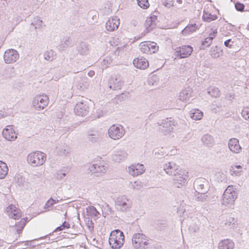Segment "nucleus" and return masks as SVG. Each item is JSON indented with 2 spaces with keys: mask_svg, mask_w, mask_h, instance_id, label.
I'll list each match as a JSON object with an SVG mask.
<instances>
[{
  "mask_svg": "<svg viewBox=\"0 0 249 249\" xmlns=\"http://www.w3.org/2000/svg\"><path fill=\"white\" fill-rule=\"evenodd\" d=\"M207 92L212 97L217 98L220 96V90L218 88L210 87L207 89Z\"/></svg>",
  "mask_w": 249,
  "mask_h": 249,
  "instance_id": "31",
  "label": "nucleus"
},
{
  "mask_svg": "<svg viewBox=\"0 0 249 249\" xmlns=\"http://www.w3.org/2000/svg\"><path fill=\"white\" fill-rule=\"evenodd\" d=\"M128 172L133 176H137L144 172V165L141 164L132 165L128 168Z\"/></svg>",
  "mask_w": 249,
  "mask_h": 249,
  "instance_id": "21",
  "label": "nucleus"
},
{
  "mask_svg": "<svg viewBox=\"0 0 249 249\" xmlns=\"http://www.w3.org/2000/svg\"><path fill=\"white\" fill-rule=\"evenodd\" d=\"M73 111L76 115L84 117L88 114V110H73Z\"/></svg>",
  "mask_w": 249,
  "mask_h": 249,
  "instance_id": "50",
  "label": "nucleus"
},
{
  "mask_svg": "<svg viewBox=\"0 0 249 249\" xmlns=\"http://www.w3.org/2000/svg\"><path fill=\"white\" fill-rule=\"evenodd\" d=\"M89 107L83 101L76 104L75 109H87Z\"/></svg>",
  "mask_w": 249,
  "mask_h": 249,
  "instance_id": "52",
  "label": "nucleus"
},
{
  "mask_svg": "<svg viewBox=\"0 0 249 249\" xmlns=\"http://www.w3.org/2000/svg\"><path fill=\"white\" fill-rule=\"evenodd\" d=\"M160 153H161V152H160V151L159 150H155V153H154V154H155V156L156 158H158V159H160V158L159 156L160 155Z\"/></svg>",
  "mask_w": 249,
  "mask_h": 249,
  "instance_id": "64",
  "label": "nucleus"
},
{
  "mask_svg": "<svg viewBox=\"0 0 249 249\" xmlns=\"http://www.w3.org/2000/svg\"><path fill=\"white\" fill-rule=\"evenodd\" d=\"M232 169L231 170V171L232 172L231 175H235L236 176H239L241 175V171L238 170H235L234 167H232Z\"/></svg>",
  "mask_w": 249,
  "mask_h": 249,
  "instance_id": "60",
  "label": "nucleus"
},
{
  "mask_svg": "<svg viewBox=\"0 0 249 249\" xmlns=\"http://www.w3.org/2000/svg\"><path fill=\"white\" fill-rule=\"evenodd\" d=\"M49 98L45 94H38L34 97L32 107L35 109H44L49 104Z\"/></svg>",
  "mask_w": 249,
  "mask_h": 249,
  "instance_id": "6",
  "label": "nucleus"
},
{
  "mask_svg": "<svg viewBox=\"0 0 249 249\" xmlns=\"http://www.w3.org/2000/svg\"><path fill=\"white\" fill-rule=\"evenodd\" d=\"M235 8L237 11L243 12L245 8V5L242 3L237 2L235 3Z\"/></svg>",
  "mask_w": 249,
  "mask_h": 249,
  "instance_id": "51",
  "label": "nucleus"
},
{
  "mask_svg": "<svg viewBox=\"0 0 249 249\" xmlns=\"http://www.w3.org/2000/svg\"><path fill=\"white\" fill-rule=\"evenodd\" d=\"M163 4L167 8H170L173 6V0H163Z\"/></svg>",
  "mask_w": 249,
  "mask_h": 249,
  "instance_id": "53",
  "label": "nucleus"
},
{
  "mask_svg": "<svg viewBox=\"0 0 249 249\" xmlns=\"http://www.w3.org/2000/svg\"><path fill=\"white\" fill-rule=\"evenodd\" d=\"M3 57L6 63H13L18 59L19 54L16 50L9 49L5 52Z\"/></svg>",
  "mask_w": 249,
  "mask_h": 249,
  "instance_id": "12",
  "label": "nucleus"
},
{
  "mask_svg": "<svg viewBox=\"0 0 249 249\" xmlns=\"http://www.w3.org/2000/svg\"><path fill=\"white\" fill-rule=\"evenodd\" d=\"M203 116V113L201 110H192L190 112V117L195 120H201Z\"/></svg>",
  "mask_w": 249,
  "mask_h": 249,
  "instance_id": "33",
  "label": "nucleus"
},
{
  "mask_svg": "<svg viewBox=\"0 0 249 249\" xmlns=\"http://www.w3.org/2000/svg\"><path fill=\"white\" fill-rule=\"evenodd\" d=\"M236 191L233 189L232 185H229L225 190L223 195L222 204L224 205H232L237 198Z\"/></svg>",
  "mask_w": 249,
  "mask_h": 249,
  "instance_id": "5",
  "label": "nucleus"
},
{
  "mask_svg": "<svg viewBox=\"0 0 249 249\" xmlns=\"http://www.w3.org/2000/svg\"><path fill=\"white\" fill-rule=\"evenodd\" d=\"M127 93H123L120 95H117L115 98V100L116 102H118V101H121L122 100H124L127 98Z\"/></svg>",
  "mask_w": 249,
  "mask_h": 249,
  "instance_id": "54",
  "label": "nucleus"
},
{
  "mask_svg": "<svg viewBox=\"0 0 249 249\" xmlns=\"http://www.w3.org/2000/svg\"><path fill=\"white\" fill-rule=\"evenodd\" d=\"M124 84L122 77L119 75H115L110 78L108 81L109 88L113 90L121 89Z\"/></svg>",
  "mask_w": 249,
  "mask_h": 249,
  "instance_id": "11",
  "label": "nucleus"
},
{
  "mask_svg": "<svg viewBox=\"0 0 249 249\" xmlns=\"http://www.w3.org/2000/svg\"><path fill=\"white\" fill-rule=\"evenodd\" d=\"M103 115L102 110H96V111H93V113L90 115L91 120H95L99 118Z\"/></svg>",
  "mask_w": 249,
  "mask_h": 249,
  "instance_id": "44",
  "label": "nucleus"
},
{
  "mask_svg": "<svg viewBox=\"0 0 249 249\" xmlns=\"http://www.w3.org/2000/svg\"><path fill=\"white\" fill-rule=\"evenodd\" d=\"M194 187L197 193H207L208 190V181L204 178H197L194 182Z\"/></svg>",
  "mask_w": 249,
  "mask_h": 249,
  "instance_id": "10",
  "label": "nucleus"
},
{
  "mask_svg": "<svg viewBox=\"0 0 249 249\" xmlns=\"http://www.w3.org/2000/svg\"><path fill=\"white\" fill-rule=\"evenodd\" d=\"M26 220L24 219H22L20 221L16 223L15 227L18 233H20L22 231V229L26 225Z\"/></svg>",
  "mask_w": 249,
  "mask_h": 249,
  "instance_id": "39",
  "label": "nucleus"
},
{
  "mask_svg": "<svg viewBox=\"0 0 249 249\" xmlns=\"http://www.w3.org/2000/svg\"><path fill=\"white\" fill-rule=\"evenodd\" d=\"M179 166L174 162H168L163 165V170L169 175L173 176L178 171Z\"/></svg>",
  "mask_w": 249,
  "mask_h": 249,
  "instance_id": "20",
  "label": "nucleus"
},
{
  "mask_svg": "<svg viewBox=\"0 0 249 249\" xmlns=\"http://www.w3.org/2000/svg\"><path fill=\"white\" fill-rule=\"evenodd\" d=\"M90 171L94 173H104L106 172L105 166L103 165L93 164L89 166Z\"/></svg>",
  "mask_w": 249,
  "mask_h": 249,
  "instance_id": "29",
  "label": "nucleus"
},
{
  "mask_svg": "<svg viewBox=\"0 0 249 249\" xmlns=\"http://www.w3.org/2000/svg\"><path fill=\"white\" fill-rule=\"evenodd\" d=\"M8 168L7 164L0 161V179L4 178L8 174Z\"/></svg>",
  "mask_w": 249,
  "mask_h": 249,
  "instance_id": "34",
  "label": "nucleus"
},
{
  "mask_svg": "<svg viewBox=\"0 0 249 249\" xmlns=\"http://www.w3.org/2000/svg\"><path fill=\"white\" fill-rule=\"evenodd\" d=\"M241 113L245 120H249V110H242Z\"/></svg>",
  "mask_w": 249,
  "mask_h": 249,
  "instance_id": "56",
  "label": "nucleus"
},
{
  "mask_svg": "<svg viewBox=\"0 0 249 249\" xmlns=\"http://www.w3.org/2000/svg\"><path fill=\"white\" fill-rule=\"evenodd\" d=\"M228 147L231 151L235 154L239 153L242 150V148L239 145V140L234 138H231L229 140Z\"/></svg>",
  "mask_w": 249,
  "mask_h": 249,
  "instance_id": "19",
  "label": "nucleus"
},
{
  "mask_svg": "<svg viewBox=\"0 0 249 249\" xmlns=\"http://www.w3.org/2000/svg\"><path fill=\"white\" fill-rule=\"evenodd\" d=\"M46 160L45 153L39 151L31 152L27 157L28 163L33 167H36L42 165Z\"/></svg>",
  "mask_w": 249,
  "mask_h": 249,
  "instance_id": "2",
  "label": "nucleus"
},
{
  "mask_svg": "<svg viewBox=\"0 0 249 249\" xmlns=\"http://www.w3.org/2000/svg\"><path fill=\"white\" fill-rule=\"evenodd\" d=\"M87 138L91 143L99 142L102 139L101 134L97 130L93 129H89L87 130Z\"/></svg>",
  "mask_w": 249,
  "mask_h": 249,
  "instance_id": "14",
  "label": "nucleus"
},
{
  "mask_svg": "<svg viewBox=\"0 0 249 249\" xmlns=\"http://www.w3.org/2000/svg\"><path fill=\"white\" fill-rule=\"evenodd\" d=\"M193 97L192 88L188 87L180 91L178 99L185 102H190V99Z\"/></svg>",
  "mask_w": 249,
  "mask_h": 249,
  "instance_id": "17",
  "label": "nucleus"
},
{
  "mask_svg": "<svg viewBox=\"0 0 249 249\" xmlns=\"http://www.w3.org/2000/svg\"><path fill=\"white\" fill-rule=\"evenodd\" d=\"M187 173L185 171L179 169L175 175L172 176L173 183L178 188H180L186 182L188 178Z\"/></svg>",
  "mask_w": 249,
  "mask_h": 249,
  "instance_id": "8",
  "label": "nucleus"
},
{
  "mask_svg": "<svg viewBox=\"0 0 249 249\" xmlns=\"http://www.w3.org/2000/svg\"><path fill=\"white\" fill-rule=\"evenodd\" d=\"M89 16H92V18L93 20H96L97 18V16L95 14V11H90L89 12Z\"/></svg>",
  "mask_w": 249,
  "mask_h": 249,
  "instance_id": "63",
  "label": "nucleus"
},
{
  "mask_svg": "<svg viewBox=\"0 0 249 249\" xmlns=\"http://www.w3.org/2000/svg\"><path fill=\"white\" fill-rule=\"evenodd\" d=\"M53 199L52 197L47 200L44 206V209L46 210V211H49L50 210V208L53 206Z\"/></svg>",
  "mask_w": 249,
  "mask_h": 249,
  "instance_id": "48",
  "label": "nucleus"
},
{
  "mask_svg": "<svg viewBox=\"0 0 249 249\" xmlns=\"http://www.w3.org/2000/svg\"><path fill=\"white\" fill-rule=\"evenodd\" d=\"M71 39L69 37L65 38L64 40V47H68L71 46Z\"/></svg>",
  "mask_w": 249,
  "mask_h": 249,
  "instance_id": "62",
  "label": "nucleus"
},
{
  "mask_svg": "<svg viewBox=\"0 0 249 249\" xmlns=\"http://www.w3.org/2000/svg\"><path fill=\"white\" fill-rule=\"evenodd\" d=\"M138 5L142 8L146 9L149 6L148 0H137Z\"/></svg>",
  "mask_w": 249,
  "mask_h": 249,
  "instance_id": "45",
  "label": "nucleus"
},
{
  "mask_svg": "<svg viewBox=\"0 0 249 249\" xmlns=\"http://www.w3.org/2000/svg\"><path fill=\"white\" fill-rule=\"evenodd\" d=\"M5 71L7 73H10V74L8 75V74L6 75V77H9L12 76L14 74V70L13 67H7L5 69Z\"/></svg>",
  "mask_w": 249,
  "mask_h": 249,
  "instance_id": "55",
  "label": "nucleus"
},
{
  "mask_svg": "<svg viewBox=\"0 0 249 249\" xmlns=\"http://www.w3.org/2000/svg\"><path fill=\"white\" fill-rule=\"evenodd\" d=\"M4 138L9 141H13L17 138V134L13 128V125H8L2 131Z\"/></svg>",
  "mask_w": 249,
  "mask_h": 249,
  "instance_id": "16",
  "label": "nucleus"
},
{
  "mask_svg": "<svg viewBox=\"0 0 249 249\" xmlns=\"http://www.w3.org/2000/svg\"><path fill=\"white\" fill-rule=\"evenodd\" d=\"M149 239L144 234L136 233L132 238V243L136 249H146L149 247Z\"/></svg>",
  "mask_w": 249,
  "mask_h": 249,
  "instance_id": "3",
  "label": "nucleus"
},
{
  "mask_svg": "<svg viewBox=\"0 0 249 249\" xmlns=\"http://www.w3.org/2000/svg\"><path fill=\"white\" fill-rule=\"evenodd\" d=\"M217 34V30L216 29H211V31L209 33V37H212V39L213 40V38L216 36V34Z\"/></svg>",
  "mask_w": 249,
  "mask_h": 249,
  "instance_id": "57",
  "label": "nucleus"
},
{
  "mask_svg": "<svg viewBox=\"0 0 249 249\" xmlns=\"http://www.w3.org/2000/svg\"><path fill=\"white\" fill-rule=\"evenodd\" d=\"M157 25V23L154 22L153 20L147 18L144 23V27L148 32H149L154 28Z\"/></svg>",
  "mask_w": 249,
  "mask_h": 249,
  "instance_id": "36",
  "label": "nucleus"
},
{
  "mask_svg": "<svg viewBox=\"0 0 249 249\" xmlns=\"http://www.w3.org/2000/svg\"><path fill=\"white\" fill-rule=\"evenodd\" d=\"M198 29V27L196 23L190 24L184 28L182 31V33L183 35L186 36L193 33Z\"/></svg>",
  "mask_w": 249,
  "mask_h": 249,
  "instance_id": "27",
  "label": "nucleus"
},
{
  "mask_svg": "<svg viewBox=\"0 0 249 249\" xmlns=\"http://www.w3.org/2000/svg\"><path fill=\"white\" fill-rule=\"evenodd\" d=\"M213 40L212 39V37L208 36V37L205 38L204 41H202L201 48L202 49H204V48H203V47H209L211 45V44H212Z\"/></svg>",
  "mask_w": 249,
  "mask_h": 249,
  "instance_id": "43",
  "label": "nucleus"
},
{
  "mask_svg": "<svg viewBox=\"0 0 249 249\" xmlns=\"http://www.w3.org/2000/svg\"><path fill=\"white\" fill-rule=\"evenodd\" d=\"M236 222L234 218L230 217L226 220L225 224L227 227L231 228L235 224Z\"/></svg>",
  "mask_w": 249,
  "mask_h": 249,
  "instance_id": "46",
  "label": "nucleus"
},
{
  "mask_svg": "<svg viewBox=\"0 0 249 249\" xmlns=\"http://www.w3.org/2000/svg\"><path fill=\"white\" fill-rule=\"evenodd\" d=\"M70 227L69 223L66 221H64L61 225L56 228L55 231H59L65 230V229H69Z\"/></svg>",
  "mask_w": 249,
  "mask_h": 249,
  "instance_id": "49",
  "label": "nucleus"
},
{
  "mask_svg": "<svg viewBox=\"0 0 249 249\" xmlns=\"http://www.w3.org/2000/svg\"><path fill=\"white\" fill-rule=\"evenodd\" d=\"M131 205V201L125 196H120L115 200L116 209L123 212L128 211Z\"/></svg>",
  "mask_w": 249,
  "mask_h": 249,
  "instance_id": "7",
  "label": "nucleus"
},
{
  "mask_svg": "<svg viewBox=\"0 0 249 249\" xmlns=\"http://www.w3.org/2000/svg\"><path fill=\"white\" fill-rule=\"evenodd\" d=\"M88 214L90 216H97L100 214L99 212L93 206H89L87 209Z\"/></svg>",
  "mask_w": 249,
  "mask_h": 249,
  "instance_id": "41",
  "label": "nucleus"
},
{
  "mask_svg": "<svg viewBox=\"0 0 249 249\" xmlns=\"http://www.w3.org/2000/svg\"><path fill=\"white\" fill-rule=\"evenodd\" d=\"M5 212L10 218L14 219H18L21 217V211L13 204L6 208Z\"/></svg>",
  "mask_w": 249,
  "mask_h": 249,
  "instance_id": "13",
  "label": "nucleus"
},
{
  "mask_svg": "<svg viewBox=\"0 0 249 249\" xmlns=\"http://www.w3.org/2000/svg\"><path fill=\"white\" fill-rule=\"evenodd\" d=\"M148 47L149 48L150 54L156 53L159 49L157 43L154 42H148Z\"/></svg>",
  "mask_w": 249,
  "mask_h": 249,
  "instance_id": "42",
  "label": "nucleus"
},
{
  "mask_svg": "<svg viewBox=\"0 0 249 249\" xmlns=\"http://www.w3.org/2000/svg\"><path fill=\"white\" fill-rule=\"evenodd\" d=\"M140 49L143 53L150 54L149 48L147 41L142 42L139 45Z\"/></svg>",
  "mask_w": 249,
  "mask_h": 249,
  "instance_id": "40",
  "label": "nucleus"
},
{
  "mask_svg": "<svg viewBox=\"0 0 249 249\" xmlns=\"http://www.w3.org/2000/svg\"><path fill=\"white\" fill-rule=\"evenodd\" d=\"M218 247V249H233L234 243L230 239H224L219 243Z\"/></svg>",
  "mask_w": 249,
  "mask_h": 249,
  "instance_id": "24",
  "label": "nucleus"
},
{
  "mask_svg": "<svg viewBox=\"0 0 249 249\" xmlns=\"http://www.w3.org/2000/svg\"><path fill=\"white\" fill-rule=\"evenodd\" d=\"M233 42L231 41V39H228L224 42V45L228 48H231Z\"/></svg>",
  "mask_w": 249,
  "mask_h": 249,
  "instance_id": "59",
  "label": "nucleus"
},
{
  "mask_svg": "<svg viewBox=\"0 0 249 249\" xmlns=\"http://www.w3.org/2000/svg\"><path fill=\"white\" fill-rule=\"evenodd\" d=\"M201 141L207 147H212L214 143L213 137L208 134L202 137Z\"/></svg>",
  "mask_w": 249,
  "mask_h": 249,
  "instance_id": "28",
  "label": "nucleus"
},
{
  "mask_svg": "<svg viewBox=\"0 0 249 249\" xmlns=\"http://www.w3.org/2000/svg\"><path fill=\"white\" fill-rule=\"evenodd\" d=\"M193 51V49L191 46L184 45L178 48V50L176 52V54L180 58H184L189 56L192 53Z\"/></svg>",
  "mask_w": 249,
  "mask_h": 249,
  "instance_id": "15",
  "label": "nucleus"
},
{
  "mask_svg": "<svg viewBox=\"0 0 249 249\" xmlns=\"http://www.w3.org/2000/svg\"><path fill=\"white\" fill-rule=\"evenodd\" d=\"M120 25V19L117 17L109 18L106 24V28L108 31L112 32L118 29Z\"/></svg>",
  "mask_w": 249,
  "mask_h": 249,
  "instance_id": "18",
  "label": "nucleus"
},
{
  "mask_svg": "<svg viewBox=\"0 0 249 249\" xmlns=\"http://www.w3.org/2000/svg\"><path fill=\"white\" fill-rule=\"evenodd\" d=\"M217 18V17L216 15H212L208 12L204 11L202 18L204 21L210 22L216 19Z\"/></svg>",
  "mask_w": 249,
  "mask_h": 249,
  "instance_id": "35",
  "label": "nucleus"
},
{
  "mask_svg": "<svg viewBox=\"0 0 249 249\" xmlns=\"http://www.w3.org/2000/svg\"><path fill=\"white\" fill-rule=\"evenodd\" d=\"M222 50L217 46L212 47L210 50V54L212 58H217L222 55Z\"/></svg>",
  "mask_w": 249,
  "mask_h": 249,
  "instance_id": "32",
  "label": "nucleus"
},
{
  "mask_svg": "<svg viewBox=\"0 0 249 249\" xmlns=\"http://www.w3.org/2000/svg\"><path fill=\"white\" fill-rule=\"evenodd\" d=\"M56 149L60 155L67 156L70 151V148L65 143L58 144Z\"/></svg>",
  "mask_w": 249,
  "mask_h": 249,
  "instance_id": "26",
  "label": "nucleus"
},
{
  "mask_svg": "<svg viewBox=\"0 0 249 249\" xmlns=\"http://www.w3.org/2000/svg\"><path fill=\"white\" fill-rule=\"evenodd\" d=\"M56 53L52 49L48 50L44 53V58L48 61H53L56 58Z\"/></svg>",
  "mask_w": 249,
  "mask_h": 249,
  "instance_id": "30",
  "label": "nucleus"
},
{
  "mask_svg": "<svg viewBox=\"0 0 249 249\" xmlns=\"http://www.w3.org/2000/svg\"><path fill=\"white\" fill-rule=\"evenodd\" d=\"M133 63L137 68L142 70L146 69L149 66L148 61L143 57L134 59Z\"/></svg>",
  "mask_w": 249,
  "mask_h": 249,
  "instance_id": "22",
  "label": "nucleus"
},
{
  "mask_svg": "<svg viewBox=\"0 0 249 249\" xmlns=\"http://www.w3.org/2000/svg\"><path fill=\"white\" fill-rule=\"evenodd\" d=\"M124 242V236L123 231L116 230L110 234L109 244L112 249H120Z\"/></svg>",
  "mask_w": 249,
  "mask_h": 249,
  "instance_id": "1",
  "label": "nucleus"
},
{
  "mask_svg": "<svg viewBox=\"0 0 249 249\" xmlns=\"http://www.w3.org/2000/svg\"><path fill=\"white\" fill-rule=\"evenodd\" d=\"M78 53L82 55H86L89 53V49L88 44L84 42H81L77 47Z\"/></svg>",
  "mask_w": 249,
  "mask_h": 249,
  "instance_id": "25",
  "label": "nucleus"
},
{
  "mask_svg": "<svg viewBox=\"0 0 249 249\" xmlns=\"http://www.w3.org/2000/svg\"><path fill=\"white\" fill-rule=\"evenodd\" d=\"M89 86L88 78H84L79 81L78 87L81 90H84L89 88Z\"/></svg>",
  "mask_w": 249,
  "mask_h": 249,
  "instance_id": "37",
  "label": "nucleus"
},
{
  "mask_svg": "<svg viewBox=\"0 0 249 249\" xmlns=\"http://www.w3.org/2000/svg\"><path fill=\"white\" fill-rule=\"evenodd\" d=\"M189 229L191 231L195 232L198 229V227L196 225L194 226L190 225Z\"/></svg>",
  "mask_w": 249,
  "mask_h": 249,
  "instance_id": "61",
  "label": "nucleus"
},
{
  "mask_svg": "<svg viewBox=\"0 0 249 249\" xmlns=\"http://www.w3.org/2000/svg\"><path fill=\"white\" fill-rule=\"evenodd\" d=\"M127 153L124 150H117L112 155V159L116 162H120L124 160L127 157Z\"/></svg>",
  "mask_w": 249,
  "mask_h": 249,
  "instance_id": "23",
  "label": "nucleus"
},
{
  "mask_svg": "<svg viewBox=\"0 0 249 249\" xmlns=\"http://www.w3.org/2000/svg\"><path fill=\"white\" fill-rule=\"evenodd\" d=\"M108 133L111 139L118 140L124 136V130L121 125L117 126L115 124H113L109 128Z\"/></svg>",
  "mask_w": 249,
  "mask_h": 249,
  "instance_id": "9",
  "label": "nucleus"
},
{
  "mask_svg": "<svg viewBox=\"0 0 249 249\" xmlns=\"http://www.w3.org/2000/svg\"><path fill=\"white\" fill-rule=\"evenodd\" d=\"M159 131L165 135L170 134L174 129L175 122L171 118H167L158 122Z\"/></svg>",
  "mask_w": 249,
  "mask_h": 249,
  "instance_id": "4",
  "label": "nucleus"
},
{
  "mask_svg": "<svg viewBox=\"0 0 249 249\" xmlns=\"http://www.w3.org/2000/svg\"><path fill=\"white\" fill-rule=\"evenodd\" d=\"M31 24L32 25L35 26V29H36L38 27L39 28L42 26V21L38 18H34Z\"/></svg>",
  "mask_w": 249,
  "mask_h": 249,
  "instance_id": "47",
  "label": "nucleus"
},
{
  "mask_svg": "<svg viewBox=\"0 0 249 249\" xmlns=\"http://www.w3.org/2000/svg\"><path fill=\"white\" fill-rule=\"evenodd\" d=\"M66 174L65 173H62L61 171H58L56 174V178L58 179H62L65 176H66Z\"/></svg>",
  "mask_w": 249,
  "mask_h": 249,
  "instance_id": "58",
  "label": "nucleus"
},
{
  "mask_svg": "<svg viewBox=\"0 0 249 249\" xmlns=\"http://www.w3.org/2000/svg\"><path fill=\"white\" fill-rule=\"evenodd\" d=\"M195 195V200L199 202H205L208 200V196L206 194V193H197Z\"/></svg>",
  "mask_w": 249,
  "mask_h": 249,
  "instance_id": "38",
  "label": "nucleus"
}]
</instances>
